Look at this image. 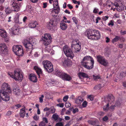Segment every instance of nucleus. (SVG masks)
Returning a JSON list of instances; mask_svg holds the SVG:
<instances>
[{
	"mask_svg": "<svg viewBox=\"0 0 126 126\" xmlns=\"http://www.w3.org/2000/svg\"><path fill=\"white\" fill-rule=\"evenodd\" d=\"M109 18V16H105L102 17V19L103 21H106L108 20Z\"/></svg>",
	"mask_w": 126,
	"mask_h": 126,
	"instance_id": "nucleus-50",
	"label": "nucleus"
},
{
	"mask_svg": "<svg viewBox=\"0 0 126 126\" xmlns=\"http://www.w3.org/2000/svg\"><path fill=\"white\" fill-rule=\"evenodd\" d=\"M38 25V24L36 21H32L29 23V26L31 28H34Z\"/></svg>",
	"mask_w": 126,
	"mask_h": 126,
	"instance_id": "nucleus-21",
	"label": "nucleus"
},
{
	"mask_svg": "<svg viewBox=\"0 0 126 126\" xmlns=\"http://www.w3.org/2000/svg\"><path fill=\"white\" fill-rule=\"evenodd\" d=\"M72 19L73 21L76 24H77L78 22V21L77 18L75 17H73L72 18Z\"/></svg>",
	"mask_w": 126,
	"mask_h": 126,
	"instance_id": "nucleus-43",
	"label": "nucleus"
},
{
	"mask_svg": "<svg viewBox=\"0 0 126 126\" xmlns=\"http://www.w3.org/2000/svg\"><path fill=\"white\" fill-rule=\"evenodd\" d=\"M1 90H0V95L3 97L2 100L8 101L10 99L9 94L11 93V90L10 86L6 83H4L1 86Z\"/></svg>",
	"mask_w": 126,
	"mask_h": 126,
	"instance_id": "nucleus-1",
	"label": "nucleus"
},
{
	"mask_svg": "<svg viewBox=\"0 0 126 126\" xmlns=\"http://www.w3.org/2000/svg\"><path fill=\"white\" fill-rule=\"evenodd\" d=\"M67 6L69 9H72L73 8V7L72 5L70 4L67 5Z\"/></svg>",
	"mask_w": 126,
	"mask_h": 126,
	"instance_id": "nucleus-61",
	"label": "nucleus"
},
{
	"mask_svg": "<svg viewBox=\"0 0 126 126\" xmlns=\"http://www.w3.org/2000/svg\"><path fill=\"white\" fill-rule=\"evenodd\" d=\"M12 6L13 7L14 11L17 12L19 10V7L17 3L13 2L12 5Z\"/></svg>",
	"mask_w": 126,
	"mask_h": 126,
	"instance_id": "nucleus-17",
	"label": "nucleus"
},
{
	"mask_svg": "<svg viewBox=\"0 0 126 126\" xmlns=\"http://www.w3.org/2000/svg\"><path fill=\"white\" fill-rule=\"evenodd\" d=\"M44 97V96L43 95H42L39 98V101L40 102H42L43 101V98Z\"/></svg>",
	"mask_w": 126,
	"mask_h": 126,
	"instance_id": "nucleus-52",
	"label": "nucleus"
},
{
	"mask_svg": "<svg viewBox=\"0 0 126 126\" xmlns=\"http://www.w3.org/2000/svg\"><path fill=\"white\" fill-rule=\"evenodd\" d=\"M120 76L122 77H125L126 76V72H121L120 73Z\"/></svg>",
	"mask_w": 126,
	"mask_h": 126,
	"instance_id": "nucleus-40",
	"label": "nucleus"
},
{
	"mask_svg": "<svg viewBox=\"0 0 126 126\" xmlns=\"http://www.w3.org/2000/svg\"><path fill=\"white\" fill-rule=\"evenodd\" d=\"M43 121H44L45 122V123H48V122L47 121V119L46 117H44L43 118Z\"/></svg>",
	"mask_w": 126,
	"mask_h": 126,
	"instance_id": "nucleus-56",
	"label": "nucleus"
},
{
	"mask_svg": "<svg viewBox=\"0 0 126 126\" xmlns=\"http://www.w3.org/2000/svg\"><path fill=\"white\" fill-rule=\"evenodd\" d=\"M67 25L64 23H60V27L62 30H66L67 28Z\"/></svg>",
	"mask_w": 126,
	"mask_h": 126,
	"instance_id": "nucleus-28",
	"label": "nucleus"
},
{
	"mask_svg": "<svg viewBox=\"0 0 126 126\" xmlns=\"http://www.w3.org/2000/svg\"><path fill=\"white\" fill-rule=\"evenodd\" d=\"M19 15L17 14L16 15V17L15 18L14 22L16 23H20L19 20Z\"/></svg>",
	"mask_w": 126,
	"mask_h": 126,
	"instance_id": "nucleus-35",
	"label": "nucleus"
},
{
	"mask_svg": "<svg viewBox=\"0 0 126 126\" xmlns=\"http://www.w3.org/2000/svg\"><path fill=\"white\" fill-rule=\"evenodd\" d=\"M64 73H62L60 72L59 71L57 70L55 74L58 76H59L62 78V76H63V74Z\"/></svg>",
	"mask_w": 126,
	"mask_h": 126,
	"instance_id": "nucleus-32",
	"label": "nucleus"
},
{
	"mask_svg": "<svg viewBox=\"0 0 126 126\" xmlns=\"http://www.w3.org/2000/svg\"><path fill=\"white\" fill-rule=\"evenodd\" d=\"M71 47L73 50L74 52H78L80 51V44H77Z\"/></svg>",
	"mask_w": 126,
	"mask_h": 126,
	"instance_id": "nucleus-15",
	"label": "nucleus"
},
{
	"mask_svg": "<svg viewBox=\"0 0 126 126\" xmlns=\"http://www.w3.org/2000/svg\"><path fill=\"white\" fill-rule=\"evenodd\" d=\"M14 94L16 95L19 94L20 92V90L16 88L13 90Z\"/></svg>",
	"mask_w": 126,
	"mask_h": 126,
	"instance_id": "nucleus-33",
	"label": "nucleus"
},
{
	"mask_svg": "<svg viewBox=\"0 0 126 126\" xmlns=\"http://www.w3.org/2000/svg\"><path fill=\"white\" fill-rule=\"evenodd\" d=\"M114 100V97L111 94L109 95L104 99V102H113Z\"/></svg>",
	"mask_w": 126,
	"mask_h": 126,
	"instance_id": "nucleus-13",
	"label": "nucleus"
},
{
	"mask_svg": "<svg viewBox=\"0 0 126 126\" xmlns=\"http://www.w3.org/2000/svg\"><path fill=\"white\" fill-rule=\"evenodd\" d=\"M52 37L49 34L46 33L43 34L41 38V40L45 46H47L51 43Z\"/></svg>",
	"mask_w": 126,
	"mask_h": 126,
	"instance_id": "nucleus-4",
	"label": "nucleus"
},
{
	"mask_svg": "<svg viewBox=\"0 0 126 126\" xmlns=\"http://www.w3.org/2000/svg\"><path fill=\"white\" fill-rule=\"evenodd\" d=\"M8 74L10 77L16 80H20L21 81L23 78V76L22 74H21L19 71H17L15 70L14 75L12 73H8Z\"/></svg>",
	"mask_w": 126,
	"mask_h": 126,
	"instance_id": "nucleus-6",
	"label": "nucleus"
},
{
	"mask_svg": "<svg viewBox=\"0 0 126 126\" xmlns=\"http://www.w3.org/2000/svg\"><path fill=\"white\" fill-rule=\"evenodd\" d=\"M87 96L88 99L91 101L93 100L94 99V96L93 95H88Z\"/></svg>",
	"mask_w": 126,
	"mask_h": 126,
	"instance_id": "nucleus-37",
	"label": "nucleus"
},
{
	"mask_svg": "<svg viewBox=\"0 0 126 126\" xmlns=\"http://www.w3.org/2000/svg\"><path fill=\"white\" fill-rule=\"evenodd\" d=\"M62 61L63 65H65L67 66H69L71 63V60L69 59H68V58L66 59H65L64 58L63 59Z\"/></svg>",
	"mask_w": 126,
	"mask_h": 126,
	"instance_id": "nucleus-19",
	"label": "nucleus"
},
{
	"mask_svg": "<svg viewBox=\"0 0 126 126\" xmlns=\"http://www.w3.org/2000/svg\"><path fill=\"white\" fill-rule=\"evenodd\" d=\"M8 48L5 44H0V53L1 54L5 55L8 53Z\"/></svg>",
	"mask_w": 126,
	"mask_h": 126,
	"instance_id": "nucleus-10",
	"label": "nucleus"
},
{
	"mask_svg": "<svg viewBox=\"0 0 126 126\" xmlns=\"http://www.w3.org/2000/svg\"><path fill=\"white\" fill-rule=\"evenodd\" d=\"M120 103H116L114 105H111L110 107H109V104L108 103L106 106H104L103 109L104 111H107L109 109L112 110H113L115 107L117 106H120Z\"/></svg>",
	"mask_w": 126,
	"mask_h": 126,
	"instance_id": "nucleus-12",
	"label": "nucleus"
},
{
	"mask_svg": "<svg viewBox=\"0 0 126 126\" xmlns=\"http://www.w3.org/2000/svg\"><path fill=\"white\" fill-rule=\"evenodd\" d=\"M74 3L75 4H78V5H79L80 4V2L79 1H77V0H75L74 1Z\"/></svg>",
	"mask_w": 126,
	"mask_h": 126,
	"instance_id": "nucleus-63",
	"label": "nucleus"
},
{
	"mask_svg": "<svg viewBox=\"0 0 126 126\" xmlns=\"http://www.w3.org/2000/svg\"><path fill=\"white\" fill-rule=\"evenodd\" d=\"M97 61L100 64L105 66H106L108 64L107 60L103 56L98 55L97 56Z\"/></svg>",
	"mask_w": 126,
	"mask_h": 126,
	"instance_id": "nucleus-9",
	"label": "nucleus"
},
{
	"mask_svg": "<svg viewBox=\"0 0 126 126\" xmlns=\"http://www.w3.org/2000/svg\"><path fill=\"white\" fill-rule=\"evenodd\" d=\"M92 59H93L91 57L89 56H85L83 59L81 61V64L91 62Z\"/></svg>",
	"mask_w": 126,
	"mask_h": 126,
	"instance_id": "nucleus-14",
	"label": "nucleus"
},
{
	"mask_svg": "<svg viewBox=\"0 0 126 126\" xmlns=\"http://www.w3.org/2000/svg\"><path fill=\"white\" fill-rule=\"evenodd\" d=\"M57 106L61 108H63L64 106V104L63 103H59L57 104Z\"/></svg>",
	"mask_w": 126,
	"mask_h": 126,
	"instance_id": "nucleus-47",
	"label": "nucleus"
},
{
	"mask_svg": "<svg viewBox=\"0 0 126 126\" xmlns=\"http://www.w3.org/2000/svg\"><path fill=\"white\" fill-rule=\"evenodd\" d=\"M86 36L89 39L95 40L100 38V34L99 31L95 30L90 29L86 32Z\"/></svg>",
	"mask_w": 126,
	"mask_h": 126,
	"instance_id": "nucleus-3",
	"label": "nucleus"
},
{
	"mask_svg": "<svg viewBox=\"0 0 126 126\" xmlns=\"http://www.w3.org/2000/svg\"><path fill=\"white\" fill-rule=\"evenodd\" d=\"M0 35L3 38H6L7 36L6 33V31L0 29Z\"/></svg>",
	"mask_w": 126,
	"mask_h": 126,
	"instance_id": "nucleus-26",
	"label": "nucleus"
},
{
	"mask_svg": "<svg viewBox=\"0 0 126 126\" xmlns=\"http://www.w3.org/2000/svg\"><path fill=\"white\" fill-rule=\"evenodd\" d=\"M34 69L36 71L37 74L39 76V75L40 74H41L42 73L41 69L36 66L34 67Z\"/></svg>",
	"mask_w": 126,
	"mask_h": 126,
	"instance_id": "nucleus-24",
	"label": "nucleus"
},
{
	"mask_svg": "<svg viewBox=\"0 0 126 126\" xmlns=\"http://www.w3.org/2000/svg\"><path fill=\"white\" fill-rule=\"evenodd\" d=\"M53 6L54 7V8L55 7L56 8L57 7H59L58 5V0H57L54 2Z\"/></svg>",
	"mask_w": 126,
	"mask_h": 126,
	"instance_id": "nucleus-38",
	"label": "nucleus"
},
{
	"mask_svg": "<svg viewBox=\"0 0 126 126\" xmlns=\"http://www.w3.org/2000/svg\"><path fill=\"white\" fill-rule=\"evenodd\" d=\"M120 32L121 34L122 35H124L125 34H126V31H122L121 30L120 31Z\"/></svg>",
	"mask_w": 126,
	"mask_h": 126,
	"instance_id": "nucleus-59",
	"label": "nucleus"
},
{
	"mask_svg": "<svg viewBox=\"0 0 126 126\" xmlns=\"http://www.w3.org/2000/svg\"><path fill=\"white\" fill-rule=\"evenodd\" d=\"M63 76H62V78L63 79L69 81L72 79L71 77L65 73H64L63 74Z\"/></svg>",
	"mask_w": 126,
	"mask_h": 126,
	"instance_id": "nucleus-20",
	"label": "nucleus"
},
{
	"mask_svg": "<svg viewBox=\"0 0 126 126\" xmlns=\"http://www.w3.org/2000/svg\"><path fill=\"white\" fill-rule=\"evenodd\" d=\"M87 104V103H82V106L83 107H86Z\"/></svg>",
	"mask_w": 126,
	"mask_h": 126,
	"instance_id": "nucleus-64",
	"label": "nucleus"
},
{
	"mask_svg": "<svg viewBox=\"0 0 126 126\" xmlns=\"http://www.w3.org/2000/svg\"><path fill=\"white\" fill-rule=\"evenodd\" d=\"M78 109L77 108H76L73 109L72 112L73 113L75 114L77 112H78Z\"/></svg>",
	"mask_w": 126,
	"mask_h": 126,
	"instance_id": "nucleus-51",
	"label": "nucleus"
},
{
	"mask_svg": "<svg viewBox=\"0 0 126 126\" xmlns=\"http://www.w3.org/2000/svg\"><path fill=\"white\" fill-rule=\"evenodd\" d=\"M105 53L106 55L108 56H109V55H110L111 54V52L109 51H107Z\"/></svg>",
	"mask_w": 126,
	"mask_h": 126,
	"instance_id": "nucleus-55",
	"label": "nucleus"
},
{
	"mask_svg": "<svg viewBox=\"0 0 126 126\" xmlns=\"http://www.w3.org/2000/svg\"><path fill=\"white\" fill-rule=\"evenodd\" d=\"M78 76L80 78L81 77L87 78L88 76L87 74L84 73L79 72L78 73Z\"/></svg>",
	"mask_w": 126,
	"mask_h": 126,
	"instance_id": "nucleus-29",
	"label": "nucleus"
},
{
	"mask_svg": "<svg viewBox=\"0 0 126 126\" xmlns=\"http://www.w3.org/2000/svg\"><path fill=\"white\" fill-rule=\"evenodd\" d=\"M75 101L77 102H82L83 101V102H87L86 101H84L83 98L80 96H79L77 98H76Z\"/></svg>",
	"mask_w": 126,
	"mask_h": 126,
	"instance_id": "nucleus-27",
	"label": "nucleus"
},
{
	"mask_svg": "<svg viewBox=\"0 0 126 126\" xmlns=\"http://www.w3.org/2000/svg\"><path fill=\"white\" fill-rule=\"evenodd\" d=\"M53 22V20H50L47 25L48 28L51 31L53 30L55 26Z\"/></svg>",
	"mask_w": 126,
	"mask_h": 126,
	"instance_id": "nucleus-16",
	"label": "nucleus"
},
{
	"mask_svg": "<svg viewBox=\"0 0 126 126\" xmlns=\"http://www.w3.org/2000/svg\"><path fill=\"white\" fill-rule=\"evenodd\" d=\"M13 31L12 32V36H13L14 35H16L18 34V32L19 31V29H18L16 28L15 27H13L12 28Z\"/></svg>",
	"mask_w": 126,
	"mask_h": 126,
	"instance_id": "nucleus-25",
	"label": "nucleus"
},
{
	"mask_svg": "<svg viewBox=\"0 0 126 126\" xmlns=\"http://www.w3.org/2000/svg\"><path fill=\"white\" fill-rule=\"evenodd\" d=\"M55 126H63V125L62 123L59 122L56 124Z\"/></svg>",
	"mask_w": 126,
	"mask_h": 126,
	"instance_id": "nucleus-54",
	"label": "nucleus"
},
{
	"mask_svg": "<svg viewBox=\"0 0 126 126\" xmlns=\"http://www.w3.org/2000/svg\"><path fill=\"white\" fill-rule=\"evenodd\" d=\"M53 11L55 14H58L60 11L59 7H57L56 9H54Z\"/></svg>",
	"mask_w": 126,
	"mask_h": 126,
	"instance_id": "nucleus-34",
	"label": "nucleus"
},
{
	"mask_svg": "<svg viewBox=\"0 0 126 126\" xmlns=\"http://www.w3.org/2000/svg\"><path fill=\"white\" fill-rule=\"evenodd\" d=\"M34 119L35 120H38L39 118V117L37 116L36 115L33 117Z\"/></svg>",
	"mask_w": 126,
	"mask_h": 126,
	"instance_id": "nucleus-62",
	"label": "nucleus"
},
{
	"mask_svg": "<svg viewBox=\"0 0 126 126\" xmlns=\"http://www.w3.org/2000/svg\"><path fill=\"white\" fill-rule=\"evenodd\" d=\"M68 97H69L68 95H65L63 97V100L64 102H66L68 100Z\"/></svg>",
	"mask_w": 126,
	"mask_h": 126,
	"instance_id": "nucleus-46",
	"label": "nucleus"
},
{
	"mask_svg": "<svg viewBox=\"0 0 126 126\" xmlns=\"http://www.w3.org/2000/svg\"><path fill=\"white\" fill-rule=\"evenodd\" d=\"M52 118L54 119L55 121H56L57 120H59V121H62V119L60 118L59 116L56 114L54 113L53 114L52 117Z\"/></svg>",
	"mask_w": 126,
	"mask_h": 126,
	"instance_id": "nucleus-23",
	"label": "nucleus"
},
{
	"mask_svg": "<svg viewBox=\"0 0 126 126\" xmlns=\"http://www.w3.org/2000/svg\"><path fill=\"white\" fill-rule=\"evenodd\" d=\"M63 51L65 55L67 57L72 59L74 54L70 48L67 46H65L63 48Z\"/></svg>",
	"mask_w": 126,
	"mask_h": 126,
	"instance_id": "nucleus-8",
	"label": "nucleus"
},
{
	"mask_svg": "<svg viewBox=\"0 0 126 126\" xmlns=\"http://www.w3.org/2000/svg\"><path fill=\"white\" fill-rule=\"evenodd\" d=\"M24 47L29 56L32 55V50L33 49V45L36 44V42L32 38L26 39L23 41Z\"/></svg>",
	"mask_w": 126,
	"mask_h": 126,
	"instance_id": "nucleus-2",
	"label": "nucleus"
},
{
	"mask_svg": "<svg viewBox=\"0 0 126 126\" xmlns=\"http://www.w3.org/2000/svg\"><path fill=\"white\" fill-rule=\"evenodd\" d=\"M25 114V111L21 110L20 111V117L23 118Z\"/></svg>",
	"mask_w": 126,
	"mask_h": 126,
	"instance_id": "nucleus-39",
	"label": "nucleus"
},
{
	"mask_svg": "<svg viewBox=\"0 0 126 126\" xmlns=\"http://www.w3.org/2000/svg\"><path fill=\"white\" fill-rule=\"evenodd\" d=\"M30 79L34 82H36L37 81V78L35 74H31L30 75Z\"/></svg>",
	"mask_w": 126,
	"mask_h": 126,
	"instance_id": "nucleus-18",
	"label": "nucleus"
},
{
	"mask_svg": "<svg viewBox=\"0 0 126 126\" xmlns=\"http://www.w3.org/2000/svg\"><path fill=\"white\" fill-rule=\"evenodd\" d=\"M101 85L100 84H98L95 86L94 88L96 89H100L101 88Z\"/></svg>",
	"mask_w": 126,
	"mask_h": 126,
	"instance_id": "nucleus-42",
	"label": "nucleus"
},
{
	"mask_svg": "<svg viewBox=\"0 0 126 126\" xmlns=\"http://www.w3.org/2000/svg\"><path fill=\"white\" fill-rule=\"evenodd\" d=\"M81 44V43L79 42V41L77 40H74L72 42V44L71 45V47L75 46L77 44Z\"/></svg>",
	"mask_w": 126,
	"mask_h": 126,
	"instance_id": "nucleus-31",
	"label": "nucleus"
},
{
	"mask_svg": "<svg viewBox=\"0 0 126 126\" xmlns=\"http://www.w3.org/2000/svg\"><path fill=\"white\" fill-rule=\"evenodd\" d=\"M13 50L15 54L18 56H22L24 54L22 47L19 46H14L13 47Z\"/></svg>",
	"mask_w": 126,
	"mask_h": 126,
	"instance_id": "nucleus-7",
	"label": "nucleus"
},
{
	"mask_svg": "<svg viewBox=\"0 0 126 126\" xmlns=\"http://www.w3.org/2000/svg\"><path fill=\"white\" fill-rule=\"evenodd\" d=\"M101 18L99 17H97L96 19V22L95 23H97L98 22V21L101 20Z\"/></svg>",
	"mask_w": 126,
	"mask_h": 126,
	"instance_id": "nucleus-57",
	"label": "nucleus"
},
{
	"mask_svg": "<svg viewBox=\"0 0 126 126\" xmlns=\"http://www.w3.org/2000/svg\"><path fill=\"white\" fill-rule=\"evenodd\" d=\"M65 105L66 108H68L71 106V104L70 103H65Z\"/></svg>",
	"mask_w": 126,
	"mask_h": 126,
	"instance_id": "nucleus-53",
	"label": "nucleus"
},
{
	"mask_svg": "<svg viewBox=\"0 0 126 126\" xmlns=\"http://www.w3.org/2000/svg\"><path fill=\"white\" fill-rule=\"evenodd\" d=\"M27 19V18L26 16H25L23 18V21L25 23L26 20Z\"/></svg>",
	"mask_w": 126,
	"mask_h": 126,
	"instance_id": "nucleus-60",
	"label": "nucleus"
},
{
	"mask_svg": "<svg viewBox=\"0 0 126 126\" xmlns=\"http://www.w3.org/2000/svg\"><path fill=\"white\" fill-rule=\"evenodd\" d=\"M108 119V117L106 116H104L103 118V121H107Z\"/></svg>",
	"mask_w": 126,
	"mask_h": 126,
	"instance_id": "nucleus-58",
	"label": "nucleus"
},
{
	"mask_svg": "<svg viewBox=\"0 0 126 126\" xmlns=\"http://www.w3.org/2000/svg\"><path fill=\"white\" fill-rule=\"evenodd\" d=\"M43 65L45 70L49 73H51L53 71V66L50 62L47 60L43 61Z\"/></svg>",
	"mask_w": 126,
	"mask_h": 126,
	"instance_id": "nucleus-5",
	"label": "nucleus"
},
{
	"mask_svg": "<svg viewBox=\"0 0 126 126\" xmlns=\"http://www.w3.org/2000/svg\"><path fill=\"white\" fill-rule=\"evenodd\" d=\"M94 61L93 59H92L91 62H87L85 63L81 64L82 66L85 68L90 70L92 69L94 67Z\"/></svg>",
	"mask_w": 126,
	"mask_h": 126,
	"instance_id": "nucleus-11",
	"label": "nucleus"
},
{
	"mask_svg": "<svg viewBox=\"0 0 126 126\" xmlns=\"http://www.w3.org/2000/svg\"><path fill=\"white\" fill-rule=\"evenodd\" d=\"M39 126H45L46 124L43 121H42L39 124Z\"/></svg>",
	"mask_w": 126,
	"mask_h": 126,
	"instance_id": "nucleus-48",
	"label": "nucleus"
},
{
	"mask_svg": "<svg viewBox=\"0 0 126 126\" xmlns=\"http://www.w3.org/2000/svg\"><path fill=\"white\" fill-rule=\"evenodd\" d=\"M49 112L50 113H53L55 112V109L53 107H51L49 108Z\"/></svg>",
	"mask_w": 126,
	"mask_h": 126,
	"instance_id": "nucleus-36",
	"label": "nucleus"
},
{
	"mask_svg": "<svg viewBox=\"0 0 126 126\" xmlns=\"http://www.w3.org/2000/svg\"><path fill=\"white\" fill-rule=\"evenodd\" d=\"M122 39L123 40H124V38L122 37L119 36H116L112 40V42L114 43V42H117L119 40H121Z\"/></svg>",
	"mask_w": 126,
	"mask_h": 126,
	"instance_id": "nucleus-22",
	"label": "nucleus"
},
{
	"mask_svg": "<svg viewBox=\"0 0 126 126\" xmlns=\"http://www.w3.org/2000/svg\"><path fill=\"white\" fill-rule=\"evenodd\" d=\"M113 22V20H111L110 22L108 24V25L109 26L110 25L113 26L114 25V23Z\"/></svg>",
	"mask_w": 126,
	"mask_h": 126,
	"instance_id": "nucleus-49",
	"label": "nucleus"
},
{
	"mask_svg": "<svg viewBox=\"0 0 126 126\" xmlns=\"http://www.w3.org/2000/svg\"><path fill=\"white\" fill-rule=\"evenodd\" d=\"M124 6L123 5L119 6L118 7L116 8L118 12H121L124 10Z\"/></svg>",
	"mask_w": 126,
	"mask_h": 126,
	"instance_id": "nucleus-30",
	"label": "nucleus"
},
{
	"mask_svg": "<svg viewBox=\"0 0 126 126\" xmlns=\"http://www.w3.org/2000/svg\"><path fill=\"white\" fill-rule=\"evenodd\" d=\"M99 11V10L98 9L95 8H94L93 11V12L94 14H97L98 13Z\"/></svg>",
	"mask_w": 126,
	"mask_h": 126,
	"instance_id": "nucleus-45",
	"label": "nucleus"
},
{
	"mask_svg": "<svg viewBox=\"0 0 126 126\" xmlns=\"http://www.w3.org/2000/svg\"><path fill=\"white\" fill-rule=\"evenodd\" d=\"M93 79L94 80H96L100 79V77L99 75H94L93 76Z\"/></svg>",
	"mask_w": 126,
	"mask_h": 126,
	"instance_id": "nucleus-41",
	"label": "nucleus"
},
{
	"mask_svg": "<svg viewBox=\"0 0 126 126\" xmlns=\"http://www.w3.org/2000/svg\"><path fill=\"white\" fill-rule=\"evenodd\" d=\"M5 12L6 14H9L11 12V10L9 8H7L5 10Z\"/></svg>",
	"mask_w": 126,
	"mask_h": 126,
	"instance_id": "nucleus-44",
	"label": "nucleus"
}]
</instances>
